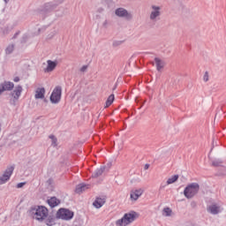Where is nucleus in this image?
I'll return each mask as SVG.
<instances>
[{"mask_svg":"<svg viewBox=\"0 0 226 226\" xmlns=\"http://www.w3.org/2000/svg\"><path fill=\"white\" fill-rule=\"evenodd\" d=\"M139 215L136 212H130L124 215V216L121 219H118L116 221L117 226H128L131 223H133L135 220H137V217Z\"/></svg>","mask_w":226,"mask_h":226,"instance_id":"obj_1","label":"nucleus"},{"mask_svg":"<svg viewBox=\"0 0 226 226\" xmlns=\"http://www.w3.org/2000/svg\"><path fill=\"white\" fill-rule=\"evenodd\" d=\"M200 185L198 183H191L184 190L185 199H193L199 193Z\"/></svg>","mask_w":226,"mask_h":226,"instance_id":"obj_2","label":"nucleus"},{"mask_svg":"<svg viewBox=\"0 0 226 226\" xmlns=\"http://www.w3.org/2000/svg\"><path fill=\"white\" fill-rule=\"evenodd\" d=\"M34 218L39 222H43L49 216V209L45 207H38L33 210Z\"/></svg>","mask_w":226,"mask_h":226,"instance_id":"obj_3","label":"nucleus"},{"mask_svg":"<svg viewBox=\"0 0 226 226\" xmlns=\"http://www.w3.org/2000/svg\"><path fill=\"white\" fill-rule=\"evenodd\" d=\"M14 170L15 166H8L0 175V185H6L10 181Z\"/></svg>","mask_w":226,"mask_h":226,"instance_id":"obj_4","label":"nucleus"},{"mask_svg":"<svg viewBox=\"0 0 226 226\" xmlns=\"http://www.w3.org/2000/svg\"><path fill=\"white\" fill-rule=\"evenodd\" d=\"M162 17V7L159 5H151L149 19L151 22H158Z\"/></svg>","mask_w":226,"mask_h":226,"instance_id":"obj_5","label":"nucleus"},{"mask_svg":"<svg viewBox=\"0 0 226 226\" xmlns=\"http://www.w3.org/2000/svg\"><path fill=\"white\" fill-rule=\"evenodd\" d=\"M62 94H63V88H61V87H56L49 97L51 103H53L54 105H56L57 103H59V102H61Z\"/></svg>","mask_w":226,"mask_h":226,"instance_id":"obj_6","label":"nucleus"},{"mask_svg":"<svg viewBox=\"0 0 226 226\" xmlns=\"http://www.w3.org/2000/svg\"><path fill=\"white\" fill-rule=\"evenodd\" d=\"M73 212L70 209H66V208H60L57 212H56V218L60 219V220H72V218H73Z\"/></svg>","mask_w":226,"mask_h":226,"instance_id":"obj_7","label":"nucleus"},{"mask_svg":"<svg viewBox=\"0 0 226 226\" xmlns=\"http://www.w3.org/2000/svg\"><path fill=\"white\" fill-rule=\"evenodd\" d=\"M22 91H24V89L22 88V86L18 85L15 87L14 90L11 93V103H12V105H15V103L19 102V99L22 95Z\"/></svg>","mask_w":226,"mask_h":226,"instance_id":"obj_8","label":"nucleus"},{"mask_svg":"<svg viewBox=\"0 0 226 226\" xmlns=\"http://www.w3.org/2000/svg\"><path fill=\"white\" fill-rule=\"evenodd\" d=\"M207 213H210V215H219V213H222L223 211V207L222 205L218 202H213L207 207Z\"/></svg>","mask_w":226,"mask_h":226,"instance_id":"obj_9","label":"nucleus"},{"mask_svg":"<svg viewBox=\"0 0 226 226\" xmlns=\"http://www.w3.org/2000/svg\"><path fill=\"white\" fill-rule=\"evenodd\" d=\"M115 15L120 19H125L126 20H132L133 16L132 13L128 12L124 8H118L115 11Z\"/></svg>","mask_w":226,"mask_h":226,"instance_id":"obj_10","label":"nucleus"},{"mask_svg":"<svg viewBox=\"0 0 226 226\" xmlns=\"http://www.w3.org/2000/svg\"><path fill=\"white\" fill-rule=\"evenodd\" d=\"M144 193V189L139 188L132 190L130 192V200L132 202H137L140 197H142V194Z\"/></svg>","mask_w":226,"mask_h":226,"instance_id":"obj_11","label":"nucleus"},{"mask_svg":"<svg viewBox=\"0 0 226 226\" xmlns=\"http://www.w3.org/2000/svg\"><path fill=\"white\" fill-rule=\"evenodd\" d=\"M57 67V60L52 61L48 60L47 61V67L44 69L45 73H50L56 70Z\"/></svg>","mask_w":226,"mask_h":226,"instance_id":"obj_12","label":"nucleus"},{"mask_svg":"<svg viewBox=\"0 0 226 226\" xmlns=\"http://www.w3.org/2000/svg\"><path fill=\"white\" fill-rule=\"evenodd\" d=\"M177 179H179V175H174V176L169 177L168 180L166 181V184H162L160 185V190H163V189L167 188V186H169V185H174V183H176L177 181Z\"/></svg>","mask_w":226,"mask_h":226,"instance_id":"obj_13","label":"nucleus"},{"mask_svg":"<svg viewBox=\"0 0 226 226\" xmlns=\"http://www.w3.org/2000/svg\"><path fill=\"white\" fill-rule=\"evenodd\" d=\"M35 100H43L45 98V87H38L34 94Z\"/></svg>","mask_w":226,"mask_h":226,"instance_id":"obj_14","label":"nucleus"},{"mask_svg":"<svg viewBox=\"0 0 226 226\" xmlns=\"http://www.w3.org/2000/svg\"><path fill=\"white\" fill-rule=\"evenodd\" d=\"M106 201L107 200L105 199V197L96 198L93 203V206H94L96 209H100V207H102L105 205Z\"/></svg>","mask_w":226,"mask_h":226,"instance_id":"obj_15","label":"nucleus"},{"mask_svg":"<svg viewBox=\"0 0 226 226\" xmlns=\"http://www.w3.org/2000/svg\"><path fill=\"white\" fill-rule=\"evenodd\" d=\"M91 188L90 185H86V184H79L76 187V193H82L83 192H86V190H89Z\"/></svg>","mask_w":226,"mask_h":226,"instance_id":"obj_16","label":"nucleus"},{"mask_svg":"<svg viewBox=\"0 0 226 226\" xmlns=\"http://www.w3.org/2000/svg\"><path fill=\"white\" fill-rule=\"evenodd\" d=\"M0 86H2L4 91H11L15 87V84L11 81H4Z\"/></svg>","mask_w":226,"mask_h":226,"instance_id":"obj_17","label":"nucleus"},{"mask_svg":"<svg viewBox=\"0 0 226 226\" xmlns=\"http://www.w3.org/2000/svg\"><path fill=\"white\" fill-rule=\"evenodd\" d=\"M154 62L157 71L162 72V70H163V67L165 66V62H163V60L160 59L159 57H155Z\"/></svg>","mask_w":226,"mask_h":226,"instance_id":"obj_18","label":"nucleus"},{"mask_svg":"<svg viewBox=\"0 0 226 226\" xmlns=\"http://www.w3.org/2000/svg\"><path fill=\"white\" fill-rule=\"evenodd\" d=\"M48 204L51 207H56V206H59V204H61V201L57 198L52 197L49 200H48Z\"/></svg>","mask_w":226,"mask_h":226,"instance_id":"obj_19","label":"nucleus"},{"mask_svg":"<svg viewBox=\"0 0 226 226\" xmlns=\"http://www.w3.org/2000/svg\"><path fill=\"white\" fill-rule=\"evenodd\" d=\"M103 172H105V167H101L94 171L93 177H100Z\"/></svg>","mask_w":226,"mask_h":226,"instance_id":"obj_20","label":"nucleus"},{"mask_svg":"<svg viewBox=\"0 0 226 226\" xmlns=\"http://www.w3.org/2000/svg\"><path fill=\"white\" fill-rule=\"evenodd\" d=\"M57 33H59V30H57V28L51 29L47 36L48 40H52V38H54V36H56Z\"/></svg>","mask_w":226,"mask_h":226,"instance_id":"obj_21","label":"nucleus"},{"mask_svg":"<svg viewBox=\"0 0 226 226\" xmlns=\"http://www.w3.org/2000/svg\"><path fill=\"white\" fill-rule=\"evenodd\" d=\"M162 216H172V209H170V207H164Z\"/></svg>","mask_w":226,"mask_h":226,"instance_id":"obj_22","label":"nucleus"},{"mask_svg":"<svg viewBox=\"0 0 226 226\" xmlns=\"http://www.w3.org/2000/svg\"><path fill=\"white\" fill-rule=\"evenodd\" d=\"M114 103V94H110L106 101V108L110 107Z\"/></svg>","mask_w":226,"mask_h":226,"instance_id":"obj_23","label":"nucleus"},{"mask_svg":"<svg viewBox=\"0 0 226 226\" xmlns=\"http://www.w3.org/2000/svg\"><path fill=\"white\" fill-rule=\"evenodd\" d=\"M49 139L51 140V146L53 147H56V146H57V138H56V136L51 134V135H49Z\"/></svg>","mask_w":226,"mask_h":226,"instance_id":"obj_24","label":"nucleus"},{"mask_svg":"<svg viewBox=\"0 0 226 226\" xmlns=\"http://www.w3.org/2000/svg\"><path fill=\"white\" fill-rule=\"evenodd\" d=\"M15 50V45L14 44H9L8 47L5 49L6 54H11Z\"/></svg>","mask_w":226,"mask_h":226,"instance_id":"obj_25","label":"nucleus"},{"mask_svg":"<svg viewBox=\"0 0 226 226\" xmlns=\"http://www.w3.org/2000/svg\"><path fill=\"white\" fill-rule=\"evenodd\" d=\"M124 41H114L112 45L113 47H120V45H123Z\"/></svg>","mask_w":226,"mask_h":226,"instance_id":"obj_26","label":"nucleus"},{"mask_svg":"<svg viewBox=\"0 0 226 226\" xmlns=\"http://www.w3.org/2000/svg\"><path fill=\"white\" fill-rule=\"evenodd\" d=\"M203 80H204V82L209 81V73L207 72H205V74L203 76Z\"/></svg>","mask_w":226,"mask_h":226,"instance_id":"obj_27","label":"nucleus"},{"mask_svg":"<svg viewBox=\"0 0 226 226\" xmlns=\"http://www.w3.org/2000/svg\"><path fill=\"white\" fill-rule=\"evenodd\" d=\"M79 72H81V73H85V72H87V65H83L80 69Z\"/></svg>","mask_w":226,"mask_h":226,"instance_id":"obj_28","label":"nucleus"},{"mask_svg":"<svg viewBox=\"0 0 226 226\" xmlns=\"http://www.w3.org/2000/svg\"><path fill=\"white\" fill-rule=\"evenodd\" d=\"M221 164H222L221 162H218V161H214V162H213L214 167H220Z\"/></svg>","mask_w":226,"mask_h":226,"instance_id":"obj_29","label":"nucleus"},{"mask_svg":"<svg viewBox=\"0 0 226 226\" xmlns=\"http://www.w3.org/2000/svg\"><path fill=\"white\" fill-rule=\"evenodd\" d=\"M25 185H26V182L19 183L17 185V188H23Z\"/></svg>","mask_w":226,"mask_h":226,"instance_id":"obj_30","label":"nucleus"},{"mask_svg":"<svg viewBox=\"0 0 226 226\" xmlns=\"http://www.w3.org/2000/svg\"><path fill=\"white\" fill-rule=\"evenodd\" d=\"M97 11H98L99 13H102V11H105V8H103V7H99V8L97 9Z\"/></svg>","mask_w":226,"mask_h":226,"instance_id":"obj_31","label":"nucleus"},{"mask_svg":"<svg viewBox=\"0 0 226 226\" xmlns=\"http://www.w3.org/2000/svg\"><path fill=\"white\" fill-rule=\"evenodd\" d=\"M102 26L104 27H107L109 26V21L108 20H105L103 23H102Z\"/></svg>","mask_w":226,"mask_h":226,"instance_id":"obj_32","label":"nucleus"},{"mask_svg":"<svg viewBox=\"0 0 226 226\" xmlns=\"http://www.w3.org/2000/svg\"><path fill=\"white\" fill-rule=\"evenodd\" d=\"M14 82H20V78L18 76L13 79Z\"/></svg>","mask_w":226,"mask_h":226,"instance_id":"obj_33","label":"nucleus"},{"mask_svg":"<svg viewBox=\"0 0 226 226\" xmlns=\"http://www.w3.org/2000/svg\"><path fill=\"white\" fill-rule=\"evenodd\" d=\"M3 93H4V88L2 87V86L0 85V94H3Z\"/></svg>","mask_w":226,"mask_h":226,"instance_id":"obj_34","label":"nucleus"},{"mask_svg":"<svg viewBox=\"0 0 226 226\" xmlns=\"http://www.w3.org/2000/svg\"><path fill=\"white\" fill-rule=\"evenodd\" d=\"M26 40H27V35H25V36L23 37V41H26Z\"/></svg>","mask_w":226,"mask_h":226,"instance_id":"obj_35","label":"nucleus"},{"mask_svg":"<svg viewBox=\"0 0 226 226\" xmlns=\"http://www.w3.org/2000/svg\"><path fill=\"white\" fill-rule=\"evenodd\" d=\"M47 225H52V222L49 221V222H46Z\"/></svg>","mask_w":226,"mask_h":226,"instance_id":"obj_36","label":"nucleus"},{"mask_svg":"<svg viewBox=\"0 0 226 226\" xmlns=\"http://www.w3.org/2000/svg\"><path fill=\"white\" fill-rule=\"evenodd\" d=\"M5 4H8L10 0H4Z\"/></svg>","mask_w":226,"mask_h":226,"instance_id":"obj_37","label":"nucleus"}]
</instances>
